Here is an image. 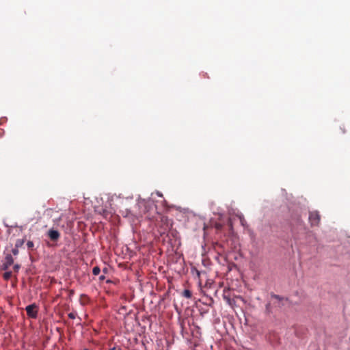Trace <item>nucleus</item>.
I'll list each match as a JSON object with an SVG mask.
<instances>
[{"instance_id":"nucleus-16","label":"nucleus","mask_w":350,"mask_h":350,"mask_svg":"<svg viewBox=\"0 0 350 350\" xmlns=\"http://www.w3.org/2000/svg\"><path fill=\"white\" fill-rule=\"evenodd\" d=\"M68 317H69L70 319H75V314H73V313H69V314H68Z\"/></svg>"},{"instance_id":"nucleus-15","label":"nucleus","mask_w":350,"mask_h":350,"mask_svg":"<svg viewBox=\"0 0 350 350\" xmlns=\"http://www.w3.org/2000/svg\"><path fill=\"white\" fill-rule=\"evenodd\" d=\"M18 249L19 248H17L16 247H14L12 250V253L14 256H17L18 254Z\"/></svg>"},{"instance_id":"nucleus-9","label":"nucleus","mask_w":350,"mask_h":350,"mask_svg":"<svg viewBox=\"0 0 350 350\" xmlns=\"http://www.w3.org/2000/svg\"><path fill=\"white\" fill-rule=\"evenodd\" d=\"M12 276V271H5V272L3 275V278L5 281H8L10 279Z\"/></svg>"},{"instance_id":"nucleus-23","label":"nucleus","mask_w":350,"mask_h":350,"mask_svg":"<svg viewBox=\"0 0 350 350\" xmlns=\"http://www.w3.org/2000/svg\"><path fill=\"white\" fill-rule=\"evenodd\" d=\"M115 349H116V348H115V347H113V348H111L110 350H115Z\"/></svg>"},{"instance_id":"nucleus-6","label":"nucleus","mask_w":350,"mask_h":350,"mask_svg":"<svg viewBox=\"0 0 350 350\" xmlns=\"http://www.w3.org/2000/svg\"><path fill=\"white\" fill-rule=\"evenodd\" d=\"M271 298L275 299L277 301L274 302V304H278V306H280V302H282L284 300H286L284 297H280L278 295L271 294Z\"/></svg>"},{"instance_id":"nucleus-20","label":"nucleus","mask_w":350,"mask_h":350,"mask_svg":"<svg viewBox=\"0 0 350 350\" xmlns=\"http://www.w3.org/2000/svg\"><path fill=\"white\" fill-rule=\"evenodd\" d=\"M240 219H241V224L243 225V221H244L243 218L241 217Z\"/></svg>"},{"instance_id":"nucleus-12","label":"nucleus","mask_w":350,"mask_h":350,"mask_svg":"<svg viewBox=\"0 0 350 350\" xmlns=\"http://www.w3.org/2000/svg\"><path fill=\"white\" fill-rule=\"evenodd\" d=\"M100 269L98 266H96L93 268L92 269V273L94 275H97L100 273Z\"/></svg>"},{"instance_id":"nucleus-1","label":"nucleus","mask_w":350,"mask_h":350,"mask_svg":"<svg viewBox=\"0 0 350 350\" xmlns=\"http://www.w3.org/2000/svg\"><path fill=\"white\" fill-rule=\"evenodd\" d=\"M158 217L160 219L161 222V230H159L161 235L164 234L172 226L171 221L165 216L161 214L159 211H157Z\"/></svg>"},{"instance_id":"nucleus-21","label":"nucleus","mask_w":350,"mask_h":350,"mask_svg":"<svg viewBox=\"0 0 350 350\" xmlns=\"http://www.w3.org/2000/svg\"><path fill=\"white\" fill-rule=\"evenodd\" d=\"M106 282H107V283H112V281H111V280H109H109H107L106 281Z\"/></svg>"},{"instance_id":"nucleus-13","label":"nucleus","mask_w":350,"mask_h":350,"mask_svg":"<svg viewBox=\"0 0 350 350\" xmlns=\"http://www.w3.org/2000/svg\"><path fill=\"white\" fill-rule=\"evenodd\" d=\"M27 247L30 250H33L34 243L32 241H28L27 242Z\"/></svg>"},{"instance_id":"nucleus-10","label":"nucleus","mask_w":350,"mask_h":350,"mask_svg":"<svg viewBox=\"0 0 350 350\" xmlns=\"http://www.w3.org/2000/svg\"><path fill=\"white\" fill-rule=\"evenodd\" d=\"M183 295L186 298H191L192 296L191 292L188 289L184 290Z\"/></svg>"},{"instance_id":"nucleus-2","label":"nucleus","mask_w":350,"mask_h":350,"mask_svg":"<svg viewBox=\"0 0 350 350\" xmlns=\"http://www.w3.org/2000/svg\"><path fill=\"white\" fill-rule=\"evenodd\" d=\"M27 316L31 319H36L38 317V310L36 304L28 305L25 308Z\"/></svg>"},{"instance_id":"nucleus-14","label":"nucleus","mask_w":350,"mask_h":350,"mask_svg":"<svg viewBox=\"0 0 350 350\" xmlns=\"http://www.w3.org/2000/svg\"><path fill=\"white\" fill-rule=\"evenodd\" d=\"M265 310H266V312L268 313V314H270V313L272 312V310H271V304L270 303H268L266 305Z\"/></svg>"},{"instance_id":"nucleus-3","label":"nucleus","mask_w":350,"mask_h":350,"mask_svg":"<svg viewBox=\"0 0 350 350\" xmlns=\"http://www.w3.org/2000/svg\"><path fill=\"white\" fill-rule=\"evenodd\" d=\"M14 263V258L11 254H7L5 256L1 269L4 271L8 270L9 267Z\"/></svg>"},{"instance_id":"nucleus-22","label":"nucleus","mask_w":350,"mask_h":350,"mask_svg":"<svg viewBox=\"0 0 350 350\" xmlns=\"http://www.w3.org/2000/svg\"><path fill=\"white\" fill-rule=\"evenodd\" d=\"M227 301H228V304H230V298H228V299H227Z\"/></svg>"},{"instance_id":"nucleus-8","label":"nucleus","mask_w":350,"mask_h":350,"mask_svg":"<svg viewBox=\"0 0 350 350\" xmlns=\"http://www.w3.org/2000/svg\"><path fill=\"white\" fill-rule=\"evenodd\" d=\"M25 241V239H17L15 243L14 247H16L17 248L21 247L23 246V245L24 244Z\"/></svg>"},{"instance_id":"nucleus-17","label":"nucleus","mask_w":350,"mask_h":350,"mask_svg":"<svg viewBox=\"0 0 350 350\" xmlns=\"http://www.w3.org/2000/svg\"><path fill=\"white\" fill-rule=\"evenodd\" d=\"M19 268H20V265H18V264L14 265V269L15 270L18 271L19 269Z\"/></svg>"},{"instance_id":"nucleus-18","label":"nucleus","mask_w":350,"mask_h":350,"mask_svg":"<svg viewBox=\"0 0 350 350\" xmlns=\"http://www.w3.org/2000/svg\"><path fill=\"white\" fill-rule=\"evenodd\" d=\"M105 278V276L104 275H101L99 276V280L102 281L104 280Z\"/></svg>"},{"instance_id":"nucleus-11","label":"nucleus","mask_w":350,"mask_h":350,"mask_svg":"<svg viewBox=\"0 0 350 350\" xmlns=\"http://www.w3.org/2000/svg\"><path fill=\"white\" fill-rule=\"evenodd\" d=\"M157 342H158L157 345H158L159 347H160L161 346L162 347H163L164 343L165 344L167 343V341L165 338L164 339L161 338V339L158 340Z\"/></svg>"},{"instance_id":"nucleus-5","label":"nucleus","mask_w":350,"mask_h":350,"mask_svg":"<svg viewBox=\"0 0 350 350\" xmlns=\"http://www.w3.org/2000/svg\"><path fill=\"white\" fill-rule=\"evenodd\" d=\"M48 235L52 241H57L60 237L59 231L53 228L49 230Z\"/></svg>"},{"instance_id":"nucleus-24","label":"nucleus","mask_w":350,"mask_h":350,"mask_svg":"<svg viewBox=\"0 0 350 350\" xmlns=\"http://www.w3.org/2000/svg\"><path fill=\"white\" fill-rule=\"evenodd\" d=\"M165 202H166L165 200L162 201V203H165Z\"/></svg>"},{"instance_id":"nucleus-7","label":"nucleus","mask_w":350,"mask_h":350,"mask_svg":"<svg viewBox=\"0 0 350 350\" xmlns=\"http://www.w3.org/2000/svg\"><path fill=\"white\" fill-rule=\"evenodd\" d=\"M100 214L103 215L105 219H108L111 217V213L106 209H103Z\"/></svg>"},{"instance_id":"nucleus-4","label":"nucleus","mask_w":350,"mask_h":350,"mask_svg":"<svg viewBox=\"0 0 350 350\" xmlns=\"http://www.w3.org/2000/svg\"><path fill=\"white\" fill-rule=\"evenodd\" d=\"M321 216L318 211H312L309 214V221L311 226H318L320 223Z\"/></svg>"},{"instance_id":"nucleus-19","label":"nucleus","mask_w":350,"mask_h":350,"mask_svg":"<svg viewBox=\"0 0 350 350\" xmlns=\"http://www.w3.org/2000/svg\"><path fill=\"white\" fill-rule=\"evenodd\" d=\"M156 193H157V195L158 196L161 197V198L163 197V195H162V193H161V192H159V191H157V192H156Z\"/></svg>"}]
</instances>
